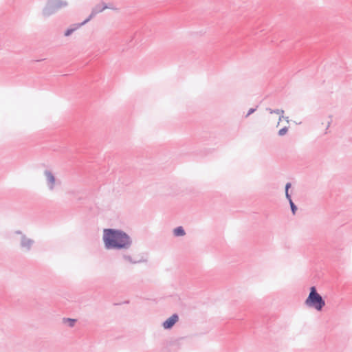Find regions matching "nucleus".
<instances>
[{
    "instance_id": "f8f14e48",
    "label": "nucleus",
    "mask_w": 352,
    "mask_h": 352,
    "mask_svg": "<svg viewBox=\"0 0 352 352\" xmlns=\"http://www.w3.org/2000/svg\"><path fill=\"white\" fill-rule=\"evenodd\" d=\"M291 187V183L288 182L285 185V196L287 199L290 201V200H292L291 198V195L289 194V188Z\"/></svg>"
},
{
    "instance_id": "6e6552de",
    "label": "nucleus",
    "mask_w": 352,
    "mask_h": 352,
    "mask_svg": "<svg viewBox=\"0 0 352 352\" xmlns=\"http://www.w3.org/2000/svg\"><path fill=\"white\" fill-rule=\"evenodd\" d=\"M178 315L176 314H173L170 318H168L163 322L162 327L165 329H171L173 327V325L178 321Z\"/></svg>"
},
{
    "instance_id": "9d476101",
    "label": "nucleus",
    "mask_w": 352,
    "mask_h": 352,
    "mask_svg": "<svg viewBox=\"0 0 352 352\" xmlns=\"http://www.w3.org/2000/svg\"><path fill=\"white\" fill-rule=\"evenodd\" d=\"M173 234L175 236H183L186 234V232L182 226H179L173 230Z\"/></svg>"
},
{
    "instance_id": "39448f33",
    "label": "nucleus",
    "mask_w": 352,
    "mask_h": 352,
    "mask_svg": "<svg viewBox=\"0 0 352 352\" xmlns=\"http://www.w3.org/2000/svg\"><path fill=\"white\" fill-rule=\"evenodd\" d=\"M43 174L45 177L46 184L48 189L50 191H53L56 184L58 183L57 179H56L53 173L50 170H45Z\"/></svg>"
},
{
    "instance_id": "4468645a",
    "label": "nucleus",
    "mask_w": 352,
    "mask_h": 352,
    "mask_svg": "<svg viewBox=\"0 0 352 352\" xmlns=\"http://www.w3.org/2000/svg\"><path fill=\"white\" fill-rule=\"evenodd\" d=\"M287 131H288V127L285 126V127L282 128L281 129H280L278 131V135L283 136L287 133Z\"/></svg>"
},
{
    "instance_id": "ddd939ff",
    "label": "nucleus",
    "mask_w": 352,
    "mask_h": 352,
    "mask_svg": "<svg viewBox=\"0 0 352 352\" xmlns=\"http://www.w3.org/2000/svg\"><path fill=\"white\" fill-rule=\"evenodd\" d=\"M266 111H267L270 113H276V114H284V111L283 109H272L270 108H267Z\"/></svg>"
},
{
    "instance_id": "a211bd4d",
    "label": "nucleus",
    "mask_w": 352,
    "mask_h": 352,
    "mask_svg": "<svg viewBox=\"0 0 352 352\" xmlns=\"http://www.w3.org/2000/svg\"><path fill=\"white\" fill-rule=\"evenodd\" d=\"M284 119L285 120V121L289 122V118L288 117H284Z\"/></svg>"
},
{
    "instance_id": "423d86ee",
    "label": "nucleus",
    "mask_w": 352,
    "mask_h": 352,
    "mask_svg": "<svg viewBox=\"0 0 352 352\" xmlns=\"http://www.w3.org/2000/svg\"><path fill=\"white\" fill-rule=\"evenodd\" d=\"M123 261L130 264H138L146 262V259L143 256H141L140 258H137L136 257L133 256L131 254L129 253H124L121 256Z\"/></svg>"
},
{
    "instance_id": "20e7f679",
    "label": "nucleus",
    "mask_w": 352,
    "mask_h": 352,
    "mask_svg": "<svg viewBox=\"0 0 352 352\" xmlns=\"http://www.w3.org/2000/svg\"><path fill=\"white\" fill-rule=\"evenodd\" d=\"M16 234H20V248L24 252H30L34 243V241L30 238H28L25 234H23L21 231L17 230L15 232Z\"/></svg>"
},
{
    "instance_id": "9b49d317",
    "label": "nucleus",
    "mask_w": 352,
    "mask_h": 352,
    "mask_svg": "<svg viewBox=\"0 0 352 352\" xmlns=\"http://www.w3.org/2000/svg\"><path fill=\"white\" fill-rule=\"evenodd\" d=\"M63 322L64 323L68 324L69 327H73L75 325L76 322V319L69 318H64L63 319Z\"/></svg>"
},
{
    "instance_id": "f03ea898",
    "label": "nucleus",
    "mask_w": 352,
    "mask_h": 352,
    "mask_svg": "<svg viewBox=\"0 0 352 352\" xmlns=\"http://www.w3.org/2000/svg\"><path fill=\"white\" fill-rule=\"evenodd\" d=\"M305 304L308 307L321 311L325 305V301L322 296L318 293L316 288L313 286L310 288L309 296L305 300Z\"/></svg>"
},
{
    "instance_id": "2eb2a0df",
    "label": "nucleus",
    "mask_w": 352,
    "mask_h": 352,
    "mask_svg": "<svg viewBox=\"0 0 352 352\" xmlns=\"http://www.w3.org/2000/svg\"><path fill=\"white\" fill-rule=\"evenodd\" d=\"M289 205H290V207H291V210H292V212L293 213V214H295L296 210H297V207L294 204V203L293 202L292 200H290V201H289Z\"/></svg>"
},
{
    "instance_id": "f3484780",
    "label": "nucleus",
    "mask_w": 352,
    "mask_h": 352,
    "mask_svg": "<svg viewBox=\"0 0 352 352\" xmlns=\"http://www.w3.org/2000/svg\"><path fill=\"white\" fill-rule=\"evenodd\" d=\"M279 119H278V125L279 124L280 122L282 120V119L283 118L284 119V116H283V114H279Z\"/></svg>"
},
{
    "instance_id": "f257e3e1",
    "label": "nucleus",
    "mask_w": 352,
    "mask_h": 352,
    "mask_svg": "<svg viewBox=\"0 0 352 352\" xmlns=\"http://www.w3.org/2000/svg\"><path fill=\"white\" fill-rule=\"evenodd\" d=\"M102 240L107 250H126L133 245L132 238L120 229H104Z\"/></svg>"
},
{
    "instance_id": "7ed1b4c3",
    "label": "nucleus",
    "mask_w": 352,
    "mask_h": 352,
    "mask_svg": "<svg viewBox=\"0 0 352 352\" xmlns=\"http://www.w3.org/2000/svg\"><path fill=\"white\" fill-rule=\"evenodd\" d=\"M67 6L68 3L65 0H47L42 10V14L45 17H49Z\"/></svg>"
},
{
    "instance_id": "dca6fc26",
    "label": "nucleus",
    "mask_w": 352,
    "mask_h": 352,
    "mask_svg": "<svg viewBox=\"0 0 352 352\" xmlns=\"http://www.w3.org/2000/svg\"><path fill=\"white\" fill-rule=\"evenodd\" d=\"M256 111V108H251L248 110V113L246 114L245 116V118H248V116H250L251 114H252L253 113H254L255 111Z\"/></svg>"
},
{
    "instance_id": "0eeeda50",
    "label": "nucleus",
    "mask_w": 352,
    "mask_h": 352,
    "mask_svg": "<svg viewBox=\"0 0 352 352\" xmlns=\"http://www.w3.org/2000/svg\"><path fill=\"white\" fill-rule=\"evenodd\" d=\"M104 3H102V4L96 5L93 9L92 11L89 15V16L86 19L85 21L82 22V24H86L87 22H89L93 17H94L97 14L102 12L106 8H109Z\"/></svg>"
},
{
    "instance_id": "1a4fd4ad",
    "label": "nucleus",
    "mask_w": 352,
    "mask_h": 352,
    "mask_svg": "<svg viewBox=\"0 0 352 352\" xmlns=\"http://www.w3.org/2000/svg\"><path fill=\"white\" fill-rule=\"evenodd\" d=\"M84 24H82V23H78V24H74L73 25V26L70 28H68L65 32V34L64 35L65 36H70L74 31H76L77 29H78L80 27H81L82 25H83Z\"/></svg>"
}]
</instances>
